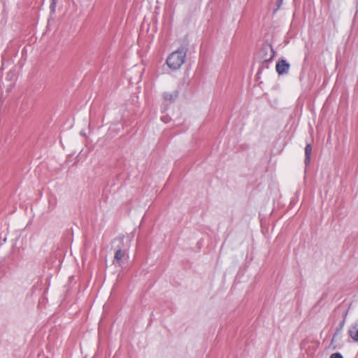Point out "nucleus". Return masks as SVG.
I'll use <instances>...</instances> for the list:
<instances>
[{
  "mask_svg": "<svg viewBox=\"0 0 358 358\" xmlns=\"http://www.w3.org/2000/svg\"><path fill=\"white\" fill-rule=\"evenodd\" d=\"M163 96L165 100L173 102L178 96V92L176 90L173 93L164 92Z\"/></svg>",
  "mask_w": 358,
  "mask_h": 358,
  "instance_id": "nucleus-7",
  "label": "nucleus"
},
{
  "mask_svg": "<svg viewBox=\"0 0 358 358\" xmlns=\"http://www.w3.org/2000/svg\"><path fill=\"white\" fill-rule=\"evenodd\" d=\"M282 0H278V2L279 3H280L282 2Z\"/></svg>",
  "mask_w": 358,
  "mask_h": 358,
  "instance_id": "nucleus-11",
  "label": "nucleus"
},
{
  "mask_svg": "<svg viewBox=\"0 0 358 358\" xmlns=\"http://www.w3.org/2000/svg\"><path fill=\"white\" fill-rule=\"evenodd\" d=\"M124 255H125V250H124L121 248L117 249L115 252V256H114L115 262L117 264H120L122 259L123 258V257Z\"/></svg>",
  "mask_w": 358,
  "mask_h": 358,
  "instance_id": "nucleus-8",
  "label": "nucleus"
},
{
  "mask_svg": "<svg viewBox=\"0 0 358 358\" xmlns=\"http://www.w3.org/2000/svg\"><path fill=\"white\" fill-rule=\"evenodd\" d=\"M347 315H348L347 311L343 313V319L342 320V321L340 322L339 324L336 327V331L333 335V338L331 339L332 344L338 343V341H341L343 331V328H344V326L345 324V318H346Z\"/></svg>",
  "mask_w": 358,
  "mask_h": 358,
  "instance_id": "nucleus-2",
  "label": "nucleus"
},
{
  "mask_svg": "<svg viewBox=\"0 0 358 358\" xmlns=\"http://www.w3.org/2000/svg\"><path fill=\"white\" fill-rule=\"evenodd\" d=\"M262 58L265 62H270L274 57V50L271 45H265L261 50Z\"/></svg>",
  "mask_w": 358,
  "mask_h": 358,
  "instance_id": "nucleus-3",
  "label": "nucleus"
},
{
  "mask_svg": "<svg viewBox=\"0 0 358 358\" xmlns=\"http://www.w3.org/2000/svg\"><path fill=\"white\" fill-rule=\"evenodd\" d=\"M348 333L354 341L358 342V319L352 324Z\"/></svg>",
  "mask_w": 358,
  "mask_h": 358,
  "instance_id": "nucleus-5",
  "label": "nucleus"
},
{
  "mask_svg": "<svg viewBox=\"0 0 358 358\" xmlns=\"http://www.w3.org/2000/svg\"><path fill=\"white\" fill-rule=\"evenodd\" d=\"M50 1H51V3L50 5V9L51 12L54 13L55 11V8H56L57 0H50Z\"/></svg>",
  "mask_w": 358,
  "mask_h": 358,
  "instance_id": "nucleus-9",
  "label": "nucleus"
},
{
  "mask_svg": "<svg viewBox=\"0 0 358 358\" xmlns=\"http://www.w3.org/2000/svg\"><path fill=\"white\" fill-rule=\"evenodd\" d=\"M187 50V44H186L171 53L166 61L168 66L172 70L179 69L185 62Z\"/></svg>",
  "mask_w": 358,
  "mask_h": 358,
  "instance_id": "nucleus-1",
  "label": "nucleus"
},
{
  "mask_svg": "<svg viewBox=\"0 0 358 358\" xmlns=\"http://www.w3.org/2000/svg\"><path fill=\"white\" fill-rule=\"evenodd\" d=\"M312 153V145L310 143H307L305 148V159L306 165L309 164L310 162V155Z\"/></svg>",
  "mask_w": 358,
  "mask_h": 358,
  "instance_id": "nucleus-6",
  "label": "nucleus"
},
{
  "mask_svg": "<svg viewBox=\"0 0 358 358\" xmlns=\"http://www.w3.org/2000/svg\"><path fill=\"white\" fill-rule=\"evenodd\" d=\"M289 67V64L285 59H282L276 64L275 69L279 75H283L288 73Z\"/></svg>",
  "mask_w": 358,
  "mask_h": 358,
  "instance_id": "nucleus-4",
  "label": "nucleus"
},
{
  "mask_svg": "<svg viewBox=\"0 0 358 358\" xmlns=\"http://www.w3.org/2000/svg\"><path fill=\"white\" fill-rule=\"evenodd\" d=\"M330 358H344L340 352H335L331 355Z\"/></svg>",
  "mask_w": 358,
  "mask_h": 358,
  "instance_id": "nucleus-10",
  "label": "nucleus"
}]
</instances>
